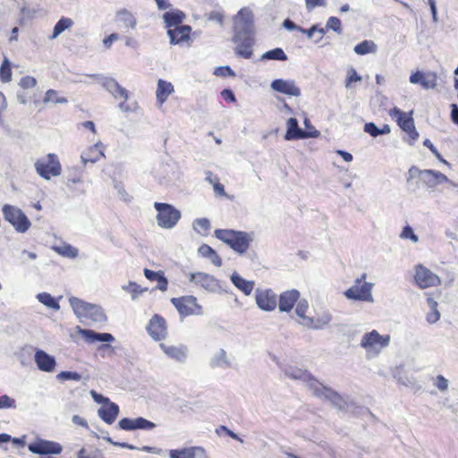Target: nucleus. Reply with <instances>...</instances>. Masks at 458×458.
I'll list each match as a JSON object with an SVG mask.
<instances>
[{
  "label": "nucleus",
  "instance_id": "f257e3e1",
  "mask_svg": "<svg viewBox=\"0 0 458 458\" xmlns=\"http://www.w3.org/2000/svg\"><path fill=\"white\" fill-rule=\"evenodd\" d=\"M253 35V13L248 7H243L233 17V41L236 44L237 55L246 59L252 55Z\"/></svg>",
  "mask_w": 458,
  "mask_h": 458
},
{
  "label": "nucleus",
  "instance_id": "f03ea898",
  "mask_svg": "<svg viewBox=\"0 0 458 458\" xmlns=\"http://www.w3.org/2000/svg\"><path fill=\"white\" fill-rule=\"evenodd\" d=\"M284 373L285 377L293 380L304 383L317 398L329 402L339 411L342 409V396L317 380L309 371L294 366H288L284 369Z\"/></svg>",
  "mask_w": 458,
  "mask_h": 458
},
{
  "label": "nucleus",
  "instance_id": "7ed1b4c3",
  "mask_svg": "<svg viewBox=\"0 0 458 458\" xmlns=\"http://www.w3.org/2000/svg\"><path fill=\"white\" fill-rule=\"evenodd\" d=\"M214 234L216 238L227 244L240 255L247 251L250 242L254 239L253 233L231 229H216Z\"/></svg>",
  "mask_w": 458,
  "mask_h": 458
},
{
  "label": "nucleus",
  "instance_id": "20e7f679",
  "mask_svg": "<svg viewBox=\"0 0 458 458\" xmlns=\"http://www.w3.org/2000/svg\"><path fill=\"white\" fill-rule=\"evenodd\" d=\"M69 302L78 318L89 319L98 325H104L107 320L103 309L98 305L86 302L77 297H71Z\"/></svg>",
  "mask_w": 458,
  "mask_h": 458
},
{
  "label": "nucleus",
  "instance_id": "39448f33",
  "mask_svg": "<svg viewBox=\"0 0 458 458\" xmlns=\"http://www.w3.org/2000/svg\"><path fill=\"white\" fill-rule=\"evenodd\" d=\"M86 76L97 78L101 86L105 88L115 99H123V101L118 105V108L121 112L129 113L133 111V108L126 103L129 98L128 90L122 87L114 78L105 77L98 74H86Z\"/></svg>",
  "mask_w": 458,
  "mask_h": 458
},
{
  "label": "nucleus",
  "instance_id": "423d86ee",
  "mask_svg": "<svg viewBox=\"0 0 458 458\" xmlns=\"http://www.w3.org/2000/svg\"><path fill=\"white\" fill-rule=\"evenodd\" d=\"M389 115L407 133L409 137L408 143L413 145L418 140L420 134L415 127L412 111L406 113L398 107H394L389 110Z\"/></svg>",
  "mask_w": 458,
  "mask_h": 458
},
{
  "label": "nucleus",
  "instance_id": "0eeeda50",
  "mask_svg": "<svg viewBox=\"0 0 458 458\" xmlns=\"http://www.w3.org/2000/svg\"><path fill=\"white\" fill-rule=\"evenodd\" d=\"M154 208L157 212V224L161 228L172 229L181 218V211L170 204L155 202Z\"/></svg>",
  "mask_w": 458,
  "mask_h": 458
},
{
  "label": "nucleus",
  "instance_id": "6e6552de",
  "mask_svg": "<svg viewBox=\"0 0 458 458\" xmlns=\"http://www.w3.org/2000/svg\"><path fill=\"white\" fill-rule=\"evenodd\" d=\"M2 212L5 221L10 223L16 232L26 233L31 223L25 213L16 206L5 204L2 208Z\"/></svg>",
  "mask_w": 458,
  "mask_h": 458
},
{
  "label": "nucleus",
  "instance_id": "1a4fd4ad",
  "mask_svg": "<svg viewBox=\"0 0 458 458\" xmlns=\"http://www.w3.org/2000/svg\"><path fill=\"white\" fill-rule=\"evenodd\" d=\"M34 166L37 174L45 180H50L52 176H59L62 172L61 163L54 153L38 158Z\"/></svg>",
  "mask_w": 458,
  "mask_h": 458
},
{
  "label": "nucleus",
  "instance_id": "9d476101",
  "mask_svg": "<svg viewBox=\"0 0 458 458\" xmlns=\"http://www.w3.org/2000/svg\"><path fill=\"white\" fill-rule=\"evenodd\" d=\"M416 177L420 178L422 182L428 188H434L448 181L447 176L441 172L430 169L420 170L416 166H411L408 172L407 182H411Z\"/></svg>",
  "mask_w": 458,
  "mask_h": 458
},
{
  "label": "nucleus",
  "instance_id": "9b49d317",
  "mask_svg": "<svg viewBox=\"0 0 458 458\" xmlns=\"http://www.w3.org/2000/svg\"><path fill=\"white\" fill-rule=\"evenodd\" d=\"M389 343V335H382L377 330H372L363 335L360 346L369 353L378 354Z\"/></svg>",
  "mask_w": 458,
  "mask_h": 458
},
{
  "label": "nucleus",
  "instance_id": "f8f14e48",
  "mask_svg": "<svg viewBox=\"0 0 458 458\" xmlns=\"http://www.w3.org/2000/svg\"><path fill=\"white\" fill-rule=\"evenodd\" d=\"M413 279L420 289L437 287L442 283L441 278L437 274L422 264L414 267Z\"/></svg>",
  "mask_w": 458,
  "mask_h": 458
},
{
  "label": "nucleus",
  "instance_id": "ddd939ff",
  "mask_svg": "<svg viewBox=\"0 0 458 458\" xmlns=\"http://www.w3.org/2000/svg\"><path fill=\"white\" fill-rule=\"evenodd\" d=\"M78 333L81 335L84 340L89 344H94L96 342L105 343L101 344L98 350L101 351H114V347L109 344V343L114 342L115 339L114 335L110 333H98L91 329H83L78 327Z\"/></svg>",
  "mask_w": 458,
  "mask_h": 458
},
{
  "label": "nucleus",
  "instance_id": "4468645a",
  "mask_svg": "<svg viewBox=\"0 0 458 458\" xmlns=\"http://www.w3.org/2000/svg\"><path fill=\"white\" fill-rule=\"evenodd\" d=\"M171 302L182 316L200 315L202 313L201 306L198 304L197 298L192 295L173 298Z\"/></svg>",
  "mask_w": 458,
  "mask_h": 458
},
{
  "label": "nucleus",
  "instance_id": "2eb2a0df",
  "mask_svg": "<svg viewBox=\"0 0 458 458\" xmlns=\"http://www.w3.org/2000/svg\"><path fill=\"white\" fill-rule=\"evenodd\" d=\"M189 279L191 283L208 293H220L223 291L219 280L212 275L203 272L190 273Z\"/></svg>",
  "mask_w": 458,
  "mask_h": 458
},
{
  "label": "nucleus",
  "instance_id": "dca6fc26",
  "mask_svg": "<svg viewBox=\"0 0 458 458\" xmlns=\"http://www.w3.org/2000/svg\"><path fill=\"white\" fill-rule=\"evenodd\" d=\"M366 275L356 280L354 285L345 291V296L349 299L369 301H372V284L365 282Z\"/></svg>",
  "mask_w": 458,
  "mask_h": 458
},
{
  "label": "nucleus",
  "instance_id": "f3484780",
  "mask_svg": "<svg viewBox=\"0 0 458 458\" xmlns=\"http://www.w3.org/2000/svg\"><path fill=\"white\" fill-rule=\"evenodd\" d=\"M28 449L30 453L38 455L59 454L63 451V446L57 442L37 438L28 445Z\"/></svg>",
  "mask_w": 458,
  "mask_h": 458
},
{
  "label": "nucleus",
  "instance_id": "a211bd4d",
  "mask_svg": "<svg viewBox=\"0 0 458 458\" xmlns=\"http://www.w3.org/2000/svg\"><path fill=\"white\" fill-rule=\"evenodd\" d=\"M255 301L263 311H273L277 306V295L271 289L257 288L255 291Z\"/></svg>",
  "mask_w": 458,
  "mask_h": 458
},
{
  "label": "nucleus",
  "instance_id": "6ab92c4d",
  "mask_svg": "<svg viewBox=\"0 0 458 458\" xmlns=\"http://www.w3.org/2000/svg\"><path fill=\"white\" fill-rule=\"evenodd\" d=\"M287 131L284 135L286 140L316 138L319 135V131L316 129L312 131H303L299 127L298 121L296 118L291 117L286 123Z\"/></svg>",
  "mask_w": 458,
  "mask_h": 458
},
{
  "label": "nucleus",
  "instance_id": "aec40b11",
  "mask_svg": "<svg viewBox=\"0 0 458 458\" xmlns=\"http://www.w3.org/2000/svg\"><path fill=\"white\" fill-rule=\"evenodd\" d=\"M146 330L149 336L156 341L165 339L167 334L165 318L157 314L154 315L149 320Z\"/></svg>",
  "mask_w": 458,
  "mask_h": 458
},
{
  "label": "nucleus",
  "instance_id": "412c9836",
  "mask_svg": "<svg viewBox=\"0 0 458 458\" xmlns=\"http://www.w3.org/2000/svg\"><path fill=\"white\" fill-rule=\"evenodd\" d=\"M118 426L121 429L123 430H135V429H153L156 425L155 423L142 418L139 417L136 419L123 418L122 419Z\"/></svg>",
  "mask_w": 458,
  "mask_h": 458
},
{
  "label": "nucleus",
  "instance_id": "4be33fe9",
  "mask_svg": "<svg viewBox=\"0 0 458 458\" xmlns=\"http://www.w3.org/2000/svg\"><path fill=\"white\" fill-rule=\"evenodd\" d=\"M271 89L276 92L288 96H301V89L296 86L294 81L276 79L271 82Z\"/></svg>",
  "mask_w": 458,
  "mask_h": 458
},
{
  "label": "nucleus",
  "instance_id": "5701e85b",
  "mask_svg": "<svg viewBox=\"0 0 458 458\" xmlns=\"http://www.w3.org/2000/svg\"><path fill=\"white\" fill-rule=\"evenodd\" d=\"M34 360L38 366V369L44 372H53L56 366V360L55 357L43 350L36 351L34 354Z\"/></svg>",
  "mask_w": 458,
  "mask_h": 458
},
{
  "label": "nucleus",
  "instance_id": "b1692460",
  "mask_svg": "<svg viewBox=\"0 0 458 458\" xmlns=\"http://www.w3.org/2000/svg\"><path fill=\"white\" fill-rule=\"evenodd\" d=\"M410 81L413 84L419 83L426 89H434L437 85V76L435 72L424 73L418 71L410 76Z\"/></svg>",
  "mask_w": 458,
  "mask_h": 458
},
{
  "label": "nucleus",
  "instance_id": "393cba45",
  "mask_svg": "<svg viewBox=\"0 0 458 458\" xmlns=\"http://www.w3.org/2000/svg\"><path fill=\"white\" fill-rule=\"evenodd\" d=\"M300 293L294 289L282 293L279 298H277L279 310L289 312L298 301Z\"/></svg>",
  "mask_w": 458,
  "mask_h": 458
},
{
  "label": "nucleus",
  "instance_id": "a878e982",
  "mask_svg": "<svg viewBox=\"0 0 458 458\" xmlns=\"http://www.w3.org/2000/svg\"><path fill=\"white\" fill-rule=\"evenodd\" d=\"M162 351L175 361L184 363L187 359L188 349L184 345H167L165 344H159Z\"/></svg>",
  "mask_w": 458,
  "mask_h": 458
},
{
  "label": "nucleus",
  "instance_id": "bb28decb",
  "mask_svg": "<svg viewBox=\"0 0 458 458\" xmlns=\"http://www.w3.org/2000/svg\"><path fill=\"white\" fill-rule=\"evenodd\" d=\"M191 28L189 25L178 26L168 29L167 34L170 38V43L173 45L182 44L190 39Z\"/></svg>",
  "mask_w": 458,
  "mask_h": 458
},
{
  "label": "nucleus",
  "instance_id": "cd10ccee",
  "mask_svg": "<svg viewBox=\"0 0 458 458\" xmlns=\"http://www.w3.org/2000/svg\"><path fill=\"white\" fill-rule=\"evenodd\" d=\"M119 414V406L111 403L106 405H103L98 410V415L107 424H113Z\"/></svg>",
  "mask_w": 458,
  "mask_h": 458
},
{
  "label": "nucleus",
  "instance_id": "c85d7f7f",
  "mask_svg": "<svg viewBox=\"0 0 458 458\" xmlns=\"http://www.w3.org/2000/svg\"><path fill=\"white\" fill-rule=\"evenodd\" d=\"M102 157H104L102 144L101 142H98L94 144L92 147L89 148L84 152H82L81 158L82 163L84 165H87L88 163L94 164L98 162Z\"/></svg>",
  "mask_w": 458,
  "mask_h": 458
},
{
  "label": "nucleus",
  "instance_id": "c756f323",
  "mask_svg": "<svg viewBox=\"0 0 458 458\" xmlns=\"http://www.w3.org/2000/svg\"><path fill=\"white\" fill-rule=\"evenodd\" d=\"M230 279L233 285L245 295H250L252 293L255 285L254 281L246 280L236 272L231 275Z\"/></svg>",
  "mask_w": 458,
  "mask_h": 458
},
{
  "label": "nucleus",
  "instance_id": "7c9ffc66",
  "mask_svg": "<svg viewBox=\"0 0 458 458\" xmlns=\"http://www.w3.org/2000/svg\"><path fill=\"white\" fill-rule=\"evenodd\" d=\"M174 91V86L171 82L159 80L157 82V89L156 91L157 99L160 104L166 101L168 97Z\"/></svg>",
  "mask_w": 458,
  "mask_h": 458
},
{
  "label": "nucleus",
  "instance_id": "2f4dec72",
  "mask_svg": "<svg viewBox=\"0 0 458 458\" xmlns=\"http://www.w3.org/2000/svg\"><path fill=\"white\" fill-rule=\"evenodd\" d=\"M185 15L181 11H171L166 12L163 15L164 21L166 24V27L169 29H173L172 27L175 28L178 26H182L181 23L183 21Z\"/></svg>",
  "mask_w": 458,
  "mask_h": 458
},
{
  "label": "nucleus",
  "instance_id": "473e14b6",
  "mask_svg": "<svg viewBox=\"0 0 458 458\" xmlns=\"http://www.w3.org/2000/svg\"><path fill=\"white\" fill-rule=\"evenodd\" d=\"M198 252L201 257L208 259L213 265L216 267L222 266L221 258L217 255L216 250L212 249L209 245L202 244L201 246L199 247Z\"/></svg>",
  "mask_w": 458,
  "mask_h": 458
},
{
  "label": "nucleus",
  "instance_id": "72a5a7b5",
  "mask_svg": "<svg viewBox=\"0 0 458 458\" xmlns=\"http://www.w3.org/2000/svg\"><path fill=\"white\" fill-rule=\"evenodd\" d=\"M116 19L118 21L122 22L124 27L134 29L137 24V20L133 16V14L126 10L121 9L116 13Z\"/></svg>",
  "mask_w": 458,
  "mask_h": 458
},
{
  "label": "nucleus",
  "instance_id": "f704fd0d",
  "mask_svg": "<svg viewBox=\"0 0 458 458\" xmlns=\"http://www.w3.org/2000/svg\"><path fill=\"white\" fill-rule=\"evenodd\" d=\"M210 366L212 368H223L226 369L230 367V362L227 359L226 352L225 350L220 349L216 352L210 360Z\"/></svg>",
  "mask_w": 458,
  "mask_h": 458
},
{
  "label": "nucleus",
  "instance_id": "c9c22d12",
  "mask_svg": "<svg viewBox=\"0 0 458 458\" xmlns=\"http://www.w3.org/2000/svg\"><path fill=\"white\" fill-rule=\"evenodd\" d=\"M36 298L40 303H42L44 306L49 309H52L56 311L60 310L58 301L48 293H38Z\"/></svg>",
  "mask_w": 458,
  "mask_h": 458
},
{
  "label": "nucleus",
  "instance_id": "e433bc0d",
  "mask_svg": "<svg viewBox=\"0 0 458 458\" xmlns=\"http://www.w3.org/2000/svg\"><path fill=\"white\" fill-rule=\"evenodd\" d=\"M364 131L372 137H377L383 134H389L391 128L388 124H384L382 128H377L374 123H367L364 125Z\"/></svg>",
  "mask_w": 458,
  "mask_h": 458
},
{
  "label": "nucleus",
  "instance_id": "4c0bfd02",
  "mask_svg": "<svg viewBox=\"0 0 458 458\" xmlns=\"http://www.w3.org/2000/svg\"><path fill=\"white\" fill-rule=\"evenodd\" d=\"M53 250L59 255L70 259H75L79 254L78 250L68 243H63L60 246H54Z\"/></svg>",
  "mask_w": 458,
  "mask_h": 458
},
{
  "label": "nucleus",
  "instance_id": "58836bf2",
  "mask_svg": "<svg viewBox=\"0 0 458 458\" xmlns=\"http://www.w3.org/2000/svg\"><path fill=\"white\" fill-rule=\"evenodd\" d=\"M73 24V21L72 19L67 17H62L55 25L54 31L51 38H57L62 32H64L65 30L72 27Z\"/></svg>",
  "mask_w": 458,
  "mask_h": 458
},
{
  "label": "nucleus",
  "instance_id": "ea45409f",
  "mask_svg": "<svg viewBox=\"0 0 458 458\" xmlns=\"http://www.w3.org/2000/svg\"><path fill=\"white\" fill-rule=\"evenodd\" d=\"M261 60L286 61L287 55H285L282 48L276 47L272 50L265 52L261 55Z\"/></svg>",
  "mask_w": 458,
  "mask_h": 458
},
{
  "label": "nucleus",
  "instance_id": "a19ab883",
  "mask_svg": "<svg viewBox=\"0 0 458 458\" xmlns=\"http://www.w3.org/2000/svg\"><path fill=\"white\" fill-rule=\"evenodd\" d=\"M377 50V46L373 41L364 40L355 46L354 51L356 54L363 55L369 53H374Z\"/></svg>",
  "mask_w": 458,
  "mask_h": 458
},
{
  "label": "nucleus",
  "instance_id": "79ce46f5",
  "mask_svg": "<svg viewBox=\"0 0 458 458\" xmlns=\"http://www.w3.org/2000/svg\"><path fill=\"white\" fill-rule=\"evenodd\" d=\"M0 81L7 83L12 81V69L10 61L4 57L0 66Z\"/></svg>",
  "mask_w": 458,
  "mask_h": 458
},
{
  "label": "nucleus",
  "instance_id": "37998d69",
  "mask_svg": "<svg viewBox=\"0 0 458 458\" xmlns=\"http://www.w3.org/2000/svg\"><path fill=\"white\" fill-rule=\"evenodd\" d=\"M122 290L130 293L131 299L136 300L140 294L147 291V288H142L135 282H129V284L122 285Z\"/></svg>",
  "mask_w": 458,
  "mask_h": 458
},
{
  "label": "nucleus",
  "instance_id": "c03bdc74",
  "mask_svg": "<svg viewBox=\"0 0 458 458\" xmlns=\"http://www.w3.org/2000/svg\"><path fill=\"white\" fill-rule=\"evenodd\" d=\"M193 228L198 233H206L210 228L208 218H197L193 221Z\"/></svg>",
  "mask_w": 458,
  "mask_h": 458
},
{
  "label": "nucleus",
  "instance_id": "a18cd8bd",
  "mask_svg": "<svg viewBox=\"0 0 458 458\" xmlns=\"http://www.w3.org/2000/svg\"><path fill=\"white\" fill-rule=\"evenodd\" d=\"M193 447L174 449L169 451L170 458H192Z\"/></svg>",
  "mask_w": 458,
  "mask_h": 458
},
{
  "label": "nucleus",
  "instance_id": "49530a36",
  "mask_svg": "<svg viewBox=\"0 0 458 458\" xmlns=\"http://www.w3.org/2000/svg\"><path fill=\"white\" fill-rule=\"evenodd\" d=\"M44 102L45 103L52 102V103L64 104V103H67V99L64 97H58L57 92L55 90L48 89L46 92Z\"/></svg>",
  "mask_w": 458,
  "mask_h": 458
},
{
  "label": "nucleus",
  "instance_id": "de8ad7c7",
  "mask_svg": "<svg viewBox=\"0 0 458 458\" xmlns=\"http://www.w3.org/2000/svg\"><path fill=\"white\" fill-rule=\"evenodd\" d=\"M56 378L61 381L72 380L78 382L82 378V377L80 373L75 371H62L57 374Z\"/></svg>",
  "mask_w": 458,
  "mask_h": 458
},
{
  "label": "nucleus",
  "instance_id": "09e8293b",
  "mask_svg": "<svg viewBox=\"0 0 458 458\" xmlns=\"http://www.w3.org/2000/svg\"><path fill=\"white\" fill-rule=\"evenodd\" d=\"M69 174L67 176L68 182H72L73 184L81 183L82 182V176L81 172L80 169L76 167H72L68 170Z\"/></svg>",
  "mask_w": 458,
  "mask_h": 458
},
{
  "label": "nucleus",
  "instance_id": "8fccbe9b",
  "mask_svg": "<svg viewBox=\"0 0 458 458\" xmlns=\"http://www.w3.org/2000/svg\"><path fill=\"white\" fill-rule=\"evenodd\" d=\"M326 29L327 30H332L337 33H341L342 30V22L341 20L337 17H330L326 24Z\"/></svg>",
  "mask_w": 458,
  "mask_h": 458
},
{
  "label": "nucleus",
  "instance_id": "3c124183",
  "mask_svg": "<svg viewBox=\"0 0 458 458\" xmlns=\"http://www.w3.org/2000/svg\"><path fill=\"white\" fill-rule=\"evenodd\" d=\"M308 308H309V305H308V301L306 300H300L297 301V305H296V309H295V313L297 314V316H299L300 318H303V319H308L309 322H310V319L306 318L305 314L308 310Z\"/></svg>",
  "mask_w": 458,
  "mask_h": 458
},
{
  "label": "nucleus",
  "instance_id": "603ef678",
  "mask_svg": "<svg viewBox=\"0 0 458 458\" xmlns=\"http://www.w3.org/2000/svg\"><path fill=\"white\" fill-rule=\"evenodd\" d=\"M15 408L16 401L13 398L10 397L7 394H3L0 396V410Z\"/></svg>",
  "mask_w": 458,
  "mask_h": 458
},
{
  "label": "nucleus",
  "instance_id": "864d4df0",
  "mask_svg": "<svg viewBox=\"0 0 458 458\" xmlns=\"http://www.w3.org/2000/svg\"><path fill=\"white\" fill-rule=\"evenodd\" d=\"M400 237L403 239H410L413 242H417L419 241L418 236L414 233L412 228L409 225L403 227L400 234Z\"/></svg>",
  "mask_w": 458,
  "mask_h": 458
},
{
  "label": "nucleus",
  "instance_id": "5fc2aeb1",
  "mask_svg": "<svg viewBox=\"0 0 458 458\" xmlns=\"http://www.w3.org/2000/svg\"><path fill=\"white\" fill-rule=\"evenodd\" d=\"M214 74L218 77L235 76V72L227 65L216 67Z\"/></svg>",
  "mask_w": 458,
  "mask_h": 458
},
{
  "label": "nucleus",
  "instance_id": "6e6d98bb",
  "mask_svg": "<svg viewBox=\"0 0 458 458\" xmlns=\"http://www.w3.org/2000/svg\"><path fill=\"white\" fill-rule=\"evenodd\" d=\"M37 81L34 77L25 76L20 80L19 85L23 89H30L35 87Z\"/></svg>",
  "mask_w": 458,
  "mask_h": 458
},
{
  "label": "nucleus",
  "instance_id": "4d7b16f0",
  "mask_svg": "<svg viewBox=\"0 0 458 458\" xmlns=\"http://www.w3.org/2000/svg\"><path fill=\"white\" fill-rule=\"evenodd\" d=\"M360 80L361 78L357 74L356 71L354 69H350L345 81V86H351L352 83L360 81Z\"/></svg>",
  "mask_w": 458,
  "mask_h": 458
},
{
  "label": "nucleus",
  "instance_id": "13d9d810",
  "mask_svg": "<svg viewBox=\"0 0 458 458\" xmlns=\"http://www.w3.org/2000/svg\"><path fill=\"white\" fill-rule=\"evenodd\" d=\"M90 395L92 397V399L98 403H102L104 405H106L108 403H111L112 402H110L109 398L107 397H105L104 395L98 394V392H96L95 390H91L90 391Z\"/></svg>",
  "mask_w": 458,
  "mask_h": 458
},
{
  "label": "nucleus",
  "instance_id": "bf43d9fd",
  "mask_svg": "<svg viewBox=\"0 0 458 458\" xmlns=\"http://www.w3.org/2000/svg\"><path fill=\"white\" fill-rule=\"evenodd\" d=\"M326 0H305V5L309 12L316 7L326 6Z\"/></svg>",
  "mask_w": 458,
  "mask_h": 458
},
{
  "label": "nucleus",
  "instance_id": "052dcab7",
  "mask_svg": "<svg viewBox=\"0 0 458 458\" xmlns=\"http://www.w3.org/2000/svg\"><path fill=\"white\" fill-rule=\"evenodd\" d=\"M164 273L162 271H153V270H150L148 268H145L144 269V276H146L147 279L150 280V281H157L161 277V276H163Z\"/></svg>",
  "mask_w": 458,
  "mask_h": 458
},
{
  "label": "nucleus",
  "instance_id": "680f3d73",
  "mask_svg": "<svg viewBox=\"0 0 458 458\" xmlns=\"http://www.w3.org/2000/svg\"><path fill=\"white\" fill-rule=\"evenodd\" d=\"M423 145L428 148L440 161L445 163V160L442 158V156L429 140L426 139Z\"/></svg>",
  "mask_w": 458,
  "mask_h": 458
},
{
  "label": "nucleus",
  "instance_id": "e2e57ef3",
  "mask_svg": "<svg viewBox=\"0 0 458 458\" xmlns=\"http://www.w3.org/2000/svg\"><path fill=\"white\" fill-rule=\"evenodd\" d=\"M435 385L439 390L445 391L448 387V381L443 376L439 375L436 378Z\"/></svg>",
  "mask_w": 458,
  "mask_h": 458
},
{
  "label": "nucleus",
  "instance_id": "0e129e2a",
  "mask_svg": "<svg viewBox=\"0 0 458 458\" xmlns=\"http://www.w3.org/2000/svg\"><path fill=\"white\" fill-rule=\"evenodd\" d=\"M98 451L88 453L85 448H81L77 454V458H98Z\"/></svg>",
  "mask_w": 458,
  "mask_h": 458
},
{
  "label": "nucleus",
  "instance_id": "69168bd1",
  "mask_svg": "<svg viewBox=\"0 0 458 458\" xmlns=\"http://www.w3.org/2000/svg\"><path fill=\"white\" fill-rule=\"evenodd\" d=\"M192 458H208L205 450L199 446H193Z\"/></svg>",
  "mask_w": 458,
  "mask_h": 458
},
{
  "label": "nucleus",
  "instance_id": "338daca9",
  "mask_svg": "<svg viewBox=\"0 0 458 458\" xmlns=\"http://www.w3.org/2000/svg\"><path fill=\"white\" fill-rule=\"evenodd\" d=\"M427 321L430 324L432 323H436L439 318H440V313L437 310H431L428 315H427Z\"/></svg>",
  "mask_w": 458,
  "mask_h": 458
},
{
  "label": "nucleus",
  "instance_id": "774afa93",
  "mask_svg": "<svg viewBox=\"0 0 458 458\" xmlns=\"http://www.w3.org/2000/svg\"><path fill=\"white\" fill-rule=\"evenodd\" d=\"M221 96L229 102H234L235 101V96L234 93L229 89H225L221 91Z\"/></svg>",
  "mask_w": 458,
  "mask_h": 458
}]
</instances>
